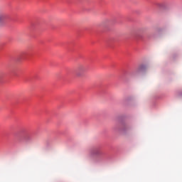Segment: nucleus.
Returning a JSON list of instances; mask_svg holds the SVG:
<instances>
[{
  "label": "nucleus",
  "instance_id": "f257e3e1",
  "mask_svg": "<svg viewBox=\"0 0 182 182\" xmlns=\"http://www.w3.org/2000/svg\"><path fill=\"white\" fill-rule=\"evenodd\" d=\"M86 72H87V68H86L85 65H80L75 70V76H77V77H82Z\"/></svg>",
  "mask_w": 182,
  "mask_h": 182
},
{
  "label": "nucleus",
  "instance_id": "f03ea898",
  "mask_svg": "<svg viewBox=\"0 0 182 182\" xmlns=\"http://www.w3.org/2000/svg\"><path fill=\"white\" fill-rule=\"evenodd\" d=\"M94 154H95V156H100L102 154V151L97 149L94 151Z\"/></svg>",
  "mask_w": 182,
  "mask_h": 182
},
{
  "label": "nucleus",
  "instance_id": "7ed1b4c3",
  "mask_svg": "<svg viewBox=\"0 0 182 182\" xmlns=\"http://www.w3.org/2000/svg\"><path fill=\"white\" fill-rule=\"evenodd\" d=\"M5 18H6V16H5L4 15H0V22H2V21H5Z\"/></svg>",
  "mask_w": 182,
  "mask_h": 182
}]
</instances>
